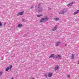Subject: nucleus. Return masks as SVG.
I'll list each match as a JSON object with an SVG mask.
<instances>
[{
	"mask_svg": "<svg viewBox=\"0 0 79 79\" xmlns=\"http://www.w3.org/2000/svg\"><path fill=\"white\" fill-rule=\"evenodd\" d=\"M57 26L56 25L55 26V27L52 29L53 31H56V29H57Z\"/></svg>",
	"mask_w": 79,
	"mask_h": 79,
	"instance_id": "6e6552de",
	"label": "nucleus"
},
{
	"mask_svg": "<svg viewBox=\"0 0 79 79\" xmlns=\"http://www.w3.org/2000/svg\"><path fill=\"white\" fill-rule=\"evenodd\" d=\"M79 12V10H77V11H76V12H75L73 13L74 15H76V14H77V13H78Z\"/></svg>",
	"mask_w": 79,
	"mask_h": 79,
	"instance_id": "0eeeda50",
	"label": "nucleus"
},
{
	"mask_svg": "<svg viewBox=\"0 0 79 79\" xmlns=\"http://www.w3.org/2000/svg\"><path fill=\"white\" fill-rule=\"evenodd\" d=\"M74 54H72V56H71V59L73 60L74 59Z\"/></svg>",
	"mask_w": 79,
	"mask_h": 79,
	"instance_id": "1a4fd4ad",
	"label": "nucleus"
},
{
	"mask_svg": "<svg viewBox=\"0 0 79 79\" xmlns=\"http://www.w3.org/2000/svg\"><path fill=\"white\" fill-rule=\"evenodd\" d=\"M24 11H23L22 12H20L18 14H17L16 15L17 16H19V15H23V14H24Z\"/></svg>",
	"mask_w": 79,
	"mask_h": 79,
	"instance_id": "f03ea898",
	"label": "nucleus"
},
{
	"mask_svg": "<svg viewBox=\"0 0 79 79\" xmlns=\"http://www.w3.org/2000/svg\"><path fill=\"white\" fill-rule=\"evenodd\" d=\"M22 21H24V19H23Z\"/></svg>",
	"mask_w": 79,
	"mask_h": 79,
	"instance_id": "b1692460",
	"label": "nucleus"
},
{
	"mask_svg": "<svg viewBox=\"0 0 79 79\" xmlns=\"http://www.w3.org/2000/svg\"><path fill=\"white\" fill-rule=\"evenodd\" d=\"M60 44V42H58L57 43H56V44H55V46H58Z\"/></svg>",
	"mask_w": 79,
	"mask_h": 79,
	"instance_id": "9d476101",
	"label": "nucleus"
},
{
	"mask_svg": "<svg viewBox=\"0 0 79 79\" xmlns=\"http://www.w3.org/2000/svg\"><path fill=\"white\" fill-rule=\"evenodd\" d=\"M65 46L67 45V44H65Z\"/></svg>",
	"mask_w": 79,
	"mask_h": 79,
	"instance_id": "393cba45",
	"label": "nucleus"
},
{
	"mask_svg": "<svg viewBox=\"0 0 79 79\" xmlns=\"http://www.w3.org/2000/svg\"><path fill=\"white\" fill-rule=\"evenodd\" d=\"M48 76L49 77H50L51 76H52V73H49Z\"/></svg>",
	"mask_w": 79,
	"mask_h": 79,
	"instance_id": "423d86ee",
	"label": "nucleus"
},
{
	"mask_svg": "<svg viewBox=\"0 0 79 79\" xmlns=\"http://www.w3.org/2000/svg\"><path fill=\"white\" fill-rule=\"evenodd\" d=\"M9 70V67H7L6 69V71H8Z\"/></svg>",
	"mask_w": 79,
	"mask_h": 79,
	"instance_id": "f3484780",
	"label": "nucleus"
},
{
	"mask_svg": "<svg viewBox=\"0 0 79 79\" xmlns=\"http://www.w3.org/2000/svg\"><path fill=\"white\" fill-rule=\"evenodd\" d=\"M58 20H59V18H56L55 19V21H58Z\"/></svg>",
	"mask_w": 79,
	"mask_h": 79,
	"instance_id": "dca6fc26",
	"label": "nucleus"
},
{
	"mask_svg": "<svg viewBox=\"0 0 79 79\" xmlns=\"http://www.w3.org/2000/svg\"><path fill=\"white\" fill-rule=\"evenodd\" d=\"M22 26V24H19L18 25L17 27H19V28L20 27H21Z\"/></svg>",
	"mask_w": 79,
	"mask_h": 79,
	"instance_id": "f8f14e48",
	"label": "nucleus"
},
{
	"mask_svg": "<svg viewBox=\"0 0 79 79\" xmlns=\"http://www.w3.org/2000/svg\"><path fill=\"white\" fill-rule=\"evenodd\" d=\"M44 20H45V21H47V20H48V18L47 17H45L44 18Z\"/></svg>",
	"mask_w": 79,
	"mask_h": 79,
	"instance_id": "9b49d317",
	"label": "nucleus"
},
{
	"mask_svg": "<svg viewBox=\"0 0 79 79\" xmlns=\"http://www.w3.org/2000/svg\"><path fill=\"white\" fill-rule=\"evenodd\" d=\"M12 68V65H10V67H9L10 69H11Z\"/></svg>",
	"mask_w": 79,
	"mask_h": 79,
	"instance_id": "a211bd4d",
	"label": "nucleus"
},
{
	"mask_svg": "<svg viewBox=\"0 0 79 79\" xmlns=\"http://www.w3.org/2000/svg\"><path fill=\"white\" fill-rule=\"evenodd\" d=\"M63 12H66V11H64V10H63Z\"/></svg>",
	"mask_w": 79,
	"mask_h": 79,
	"instance_id": "5701e85b",
	"label": "nucleus"
},
{
	"mask_svg": "<svg viewBox=\"0 0 79 79\" xmlns=\"http://www.w3.org/2000/svg\"><path fill=\"white\" fill-rule=\"evenodd\" d=\"M55 58H58L59 59H61V56L60 55H57L56 56Z\"/></svg>",
	"mask_w": 79,
	"mask_h": 79,
	"instance_id": "39448f33",
	"label": "nucleus"
},
{
	"mask_svg": "<svg viewBox=\"0 0 79 79\" xmlns=\"http://www.w3.org/2000/svg\"><path fill=\"white\" fill-rule=\"evenodd\" d=\"M35 9H36V11H39V12H40V11H42V8H39V7H37V6H35Z\"/></svg>",
	"mask_w": 79,
	"mask_h": 79,
	"instance_id": "f257e3e1",
	"label": "nucleus"
},
{
	"mask_svg": "<svg viewBox=\"0 0 79 79\" xmlns=\"http://www.w3.org/2000/svg\"><path fill=\"white\" fill-rule=\"evenodd\" d=\"M2 23H1V22H0V27H1V26H2Z\"/></svg>",
	"mask_w": 79,
	"mask_h": 79,
	"instance_id": "6ab92c4d",
	"label": "nucleus"
},
{
	"mask_svg": "<svg viewBox=\"0 0 79 79\" xmlns=\"http://www.w3.org/2000/svg\"><path fill=\"white\" fill-rule=\"evenodd\" d=\"M68 77L69 78V77H70V76L69 75H68Z\"/></svg>",
	"mask_w": 79,
	"mask_h": 79,
	"instance_id": "412c9836",
	"label": "nucleus"
},
{
	"mask_svg": "<svg viewBox=\"0 0 79 79\" xmlns=\"http://www.w3.org/2000/svg\"><path fill=\"white\" fill-rule=\"evenodd\" d=\"M44 21H45L44 20V18H43L40 20V23H43Z\"/></svg>",
	"mask_w": 79,
	"mask_h": 79,
	"instance_id": "20e7f679",
	"label": "nucleus"
},
{
	"mask_svg": "<svg viewBox=\"0 0 79 79\" xmlns=\"http://www.w3.org/2000/svg\"><path fill=\"white\" fill-rule=\"evenodd\" d=\"M42 16V15H37L36 16L37 17H40V16Z\"/></svg>",
	"mask_w": 79,
	"mask_h": 79,
	"instance_id": "2eb2a0df",
	"label": "nucleus"
},
{
	"mask_svg": "<svg viewBox=\"0 0 79 79\" xmlns=\"http://www.w3.org/2000/svg\"><path fill=\"white\" fill-rule=\"evenodd\" d=\"M2 72H0V76H2Z\"/></svg>",
	"mask_w": 79,
	"mask_h": 79,
	"instance_id": "aec40b11",
	"label": "nucleus"
},
{
	"mask_svg": "<svg viewBox=\"0 0 79 79\" xmlns=\"http://www.w3.org/2000/svg\"><path fill=\"white\" fill-rule=\"evenodd\" d=\"M73 3V2H72V3H70L68 5V6H72V4Z\"/></svg>",
	"mask_w": 79,
	"mask_h": 79,
	"instance_id": "4468645a",
	"label": "nucleus"
},
{
	"mask_svg": "<svg viewBox=\"0 0 79 79\" xmlns=\"http://www.w3.org/2000/svg\"><path fill=\"white\" fill-rule=\"evenodd\" d=\"M59 68H60V67L58 66V65H57L55 68V71H56V70H58L59 69Z\"/></svg>",
	"mask_w": 79,
	"mask_h": 79,
	"instance_id": "7ed1b4c3",
	"label": "nucleus"
},
{
	"mask_svg": "<svg viewBox=\"0 0 79 79\" xmlns=\"http://www.w3.org/2000/svg\"><path fill=\"white\" fill-rule=\"evenodd\" d=\"M54 56L55 55H54V54H52L49 56V58H52L53 57H54Z\"/></svg>",
	"mask_w": 79,
	"mask_h": 79,
	"instance_id": "ddd939ff",
	"label": "nucleus"
},
{
	"mask_svg": "<svg viewBox=\"0 0 79 79\" xmlns=\"http://www.w3.org/2000/svg\"><path fill=\"white\" fill-rule=\"evenodd\" d=\"M14 79V77H11V79Z\"/></svg>",
	"mask_w": 79,
	"mask_h": 79,
	"instance_id": "4be33fe9",
	"label": "nucleus"
}]
</instances>
